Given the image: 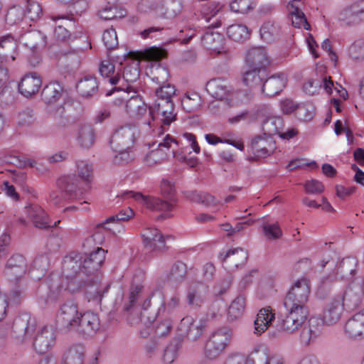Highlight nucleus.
I'll list each match as a JSON object with an SVG mask.
<instances>
[{
  "instance_id": "f257e3e1",
  "label": "nucleus",
  "mask_w": 364,
  "mask_h": 364,
  "mask_svg": "<svg viewBox=\"0 0 364 364\" xmlns=\"http://www.w3.org/2000/svg\"><path fill=\"white\" fill-rule=\"evenodd\" d=\"M161 194L169 198L171 202L162 200L154 196H144L139 192L133 191H126L123 193L125 199L132 198L136 202L144 205L146 208L152 210L164 212L166 216L169 217V213L173 209L176 200L173 198L175 188L174 185L168 180H163L160 186Z\"/></svg>"
},
{
  "instance_id": "f03ea898",
  "label": "nucleus",
  "mask_w": 364,
  "mask_h": 364,
  "mask_svg": "<svg viewBox=\"0 0 364 364\" xmlns=\"http://www.w3.org/2000/svg\"><path fill=\"white\" fill-rule=\"evenodd\" d=\"M287 314L280 324V330L285 334L292 335L306 321L309 316L307 306L284 304Z\"/></svg>"
},
{
  "instance_id": "7ed1b4c3",
  "label": "nucleus",
  "mask_w": 364,
  "mask_h": 364,
  "mask_svg": "<svg viewBox=\"0 0 364 364\" xmlns=\"http://www.w3.org/2000/svg\"><path fill=\"white\" fill-rule=\"evenodd\" d=\"M232 337V330L226 326L218 328L213 331L205 346V357L209 359L217 358L228 347Z\"/></svg>"
},
{
  "instance_id": "20e7f679",
  "label": "nucleus",
  "mask_w": 364,
  "mask_h": 364,
  "mask_svg": "<svg viewBox=\"0 0 364 364\" xmlns=\"http://www.w3.org/2000/svg\"><path fill=\"white\" fill-rule=\"evenodd\" d=\"M36 331L34 347L38 353H46L55 344V331L48 326H37L34 321H29L25 329L26 334L27 336H33Z\"/></svg>"
},
{
  "instance_id": "39448f33",
  "label": "nucleus",
  "mask_w": 364,
  "mask_h": 364,
  "mask_svg": "<svg viewBox=\"0 0 364 364\" xmlns=\"http://www.w3.org/2000/svg\"><path fill=\"white\" fill-rule=\"evenodd\" d=\"M165 55L166 51L157 47L147 48L141 53V56L144 59L156 62L147 70L146 74L149 76L151 80L156 84L164 83L169 78V73L167 68L157 63V62L164 58Z\"/></svg>"
},
{
  "instance_id": "423d86ee",
  "label": "nucleus",
  "mask_w": 364,
  "mask_h": 364,
  "mask_svg": "<svg viewBox=\"0 0 364 364\" xmlns=\"http://www.w3.org/2000/svg\"><path fill=\"white\" fill-rule=\"evenodd\" d=\"M321 88L328 95H333L335 92L343 100L348 97L347 91L341 85H334L333 81L326 77L309 80L303 86L304 91L309 95L318 94Z\"/></svg>"
},
{
  "instance_id": "0eeeda50",
  "label": "nucleus",
  "mask_w": 364,
  "mask_h": 364,
  "mask_svg": "<svg viewBox=\"0 0 364 364\" xmlns=\"http://www.w3.org/2000/svg\"><path fill=\"white\" fill-rule=\"evenodd\" d=\"M81 312L76 303L69 301L62 304L56 313V321L66 328L75 330L79 325Z\"/></svg>"
},
{
  "instance_id": "6e6552de",
  "label": "nucleus",
  "mask_w": 364,
  "mask_h": 364,
  "mask_svg": "<svg viewBox=\"0 0 364 364\" xmlns=\"http://www.w3.org/2000/svg\"><path fill=\"white\" fill-rule=\"evenodd\" d=\"M127 106L130 109L128 114L131 117L149 127L153 126L152 123L154 122L153 111L139 96L130 97V102Z\"/></svg>"
},
{
  "instance_id": "1a4fd4ad",
  "label": "nucleus",
  "mask_w": 364,
  "mask_h": 364,
  "mask_svg": "<svg viewBox=\"0 0 364 364\" xmlns=\"http://www.w3.org/2000/svg\"><path fill=\"white\" fill-rule=\"evenodd\" d=\"M309 294L310 287L308 280L298 279L287 294L284 304L307 306Z\"/></svg>"
},
{
  "instance_id": "9d476101",
  "label": "nucleus",
  "mask_w": 364,
  "mask_h": 364,
  "mask_svg": "<svg viewBox=\"0 0 364 364\" xmlns=\"http://www.w3.org/2000/svg\"><path fill=\"white\" fill-rule=\"evenodd\" d=\"M205 328V322L202 319L186 316L181 321L179 329L188 339L195 341L198 338Z\"/></svg>"
},
{
  "instance_id": "9b49d317",
  "label": "nucleus",
  "mask_w": 364,
  "mask_h": 364,
  "mask_svg": "<svg viewBox=\"0 0 364 364\" xmlns=\"http://www.w3.org/2000/svg\"><path fill=\"white\" fill-rule=\"evenodd\" d=\"M202 44L211 54H225L228 50L225 47V38L218 32L207 31L202 37Z\"/></svg>"
},
{
  "instance_id": "f8f14e48",
  "label": "nucleus",
  "mask_w": 364,
  "mask_h": 364,
  "mask_svg": "<svg viewBox=\"0 0 364 364\" xmlns=\"http://www.w3.org/2000/svg\"><path fill=\"white\" fill-rule=\"evenodd\" d=\"M267 53L263 47H255L248 50L245 55V67L262 70L269 64Z\"/></svg>"
},
{
  "instance_id": "ddd939ff",
  "label": "nucleus",
  "mask_w": 364,
  "mask_h": 364,
  "mask_svg": "<svg viewBox=\"0 0 364 364\" xmlns=\"http://www.w3.org/2000/svg\"><path fill=\"white\" fill-rule=\"evenodd\" d=\"M42 84L41 78L36 73L24 75L21 79L18 89L25 97H31L38 93Z\"/></svg>"
},
{
  "instance_id": "4468645a",
  "label": "nucleus",
  "mask_w": 364,
  "mask_h": 364,
  "mask_svg": "<svg viewBox=\"0 0 364 364\" xmlns=\"http://www.w3.org/2000/svg\"><path fill=\"white\" fill-rule=\"evenodd\" d=\"M78 323L75 330L88 335L96 333L100 328L98 315L90 311L81 313Z\"/></svg>"
},
{
  "instance_id": "2eb2a0df",
  "label": "nucleus",
  "mask_w": 364,
  "mask_h": 364,
  "mask_svg": "<svg viewBox=\"0 0 364 364\" xmlns=\"http://www.w3.org/2000/svg\"><path fill=\"white\" fill-rule=\"evenodd\" d=\"M344 306L349 307H355L350 303H347L343 299L342 300L337 299L332 301L326 308L323 314V322L326 325H333L336 323L341 318Z\"/></svg>"
},
{
  "instance_id": "dca6fc26",
  "label": "nucleus",
  "mask_w": 364,
  "mask_h": 364,
  "mask_svg": "<svg viewBox=\"0 0 364 364\" xmlns=\"http://www.w3.org/2000/svg\"><path fill=\"white\" fill-rule=\"evenodd\" d=\"M344 331L351 339L364 338V310L354 314L346 321Z\"/></svg>"
},
{
  "instance_id": "f3484780",
  "label": "nucleus",
  "mask_w": 364,
  "mask_h": 364,
  "mask_svg": "<svg viewBox=\"0 0 364 364\" xmlns=\"http://www.w3.org/2000/svg\"><path fill=\"white\" fill-rule=\"evenodd\" d=\"M274 319L275 312L270 306L261 309L254 321V333L257 336L263 333L272 325Z\"/></svg>"
},
{
  "instance_id": "a211bd4d",
  "label": "nucleus",
  "mask_w": 364,
  "mask_h": 364,
  "mask_svg": "<svg viewBox=\"0 0 364 364\" xmlns=\"http://www.w3.org/2000/svg\"><path fill=\"white\" fill-rule=\"evenodd\" d=\"M134 215V210L127 208L119 211L115 216L109 218L105 223H100L98 226L109 230L113 234L120 233L124 231V228L121 225L119 221L129 220Z\"/></svg>"
},
{
  "instance_id": "6ab92c4d",
  "label": "nucleus",
  "mask_w": 364,
  "mask_h": 364,
  "mask_svg": "<svg viewBox=\"0 0 364 364\" xmlns=\"http://www.w3.org/2000/svg\"><path fill=\"white\" fill-rule=\"evenodd\" d=\"M18 55L16 41L10 35L0 38V58L1 62H13Z\"/></svg>"
},
{
  "instance_id": "aec40b11",
  "label": "nucleus",
  "mask_w": 364,
  "mask_h": 364,
  "mask_svg": "<svg viewBox=\"0 0 364 364\" xmlns=\"http://www.w3.org/2000/svg\"><path fill=\"white\" fill-rule=\"evenodd\" d=\"M287 82V76L284 73L272 75L264 82L262 91L267 96H274L283 90Z\"/></svg>"
},
{
  "instance_id": "412c9836",
  "label": "nucleus",
  "mask_w": 364,
  "mask_h": 364,
  "mask_svg": "<svg viewBox=\"0 0 364 364\" xmlns=\"http://www.w3.org/2000/svg\"><path fill=\"white\" fill-rule=\"evenodd\" d=\"M364 295V274L355 278L346 290L343 299L353 306H358Z\"/></svg>"
},
{
  "instance_id": "4be33fe9",
  "label": "nucleus",
  "mask_w": 364,
  "mask_h": 364,
  "mask_svg": "<svg viewBox=\"0 0 364 364\" xmlns=\"http://www.w3.org/2000/svg\"><path fill=\"white\" fill-rule=\"evenodd\" d=\"M135 129L130 126H124L116 130L111 138L112 148L129 147L134 141Z\"/></svg>"
},
{
  "instance_id": "5701e85b",
  "label": "nucleus",
  "mask_w": 364,
  "mask_h": 364,
  "mask_svg": "<svg viewBox=\"0 0 364 364\" xmlns=\"http://www.w3.org/2000/svg\"><path fill=\"white\" fill-rule=\"evenodd\" d=\"M250 364H284L279 358L270 355L262 345L256 346L250 353Z\"/></svg>"
},
{
  "instance_id": "b1692460",
  "label": "nucleus",
  "mask_w": 364,
  "mask_h": 364,
  "mask_svg": "<svg viewBox=\"0 0 364 364\" xmlns=\"http://www.w3.org/2000/svg\"><path fill=\"white\" fill-rule=\"evenodd\" d=\"M206 90L213 97L221 100L228 96L231 88L226 80L215 78L208 82Z\"/></svg>"
},
{
  "instance_id": "393cba45",
  "label": "nucleus",
  "mask_w": 364,
  "mask_h": 364,
  "mask_svg": "<svg viewBox=\"0 0 364 364\" xmlns=\"http://www.w3.org/2000/svg\"><path fill=\"white\" fill-rule=\"evenodd\" d=\"M220 258L228 264L238 267L247 259V253L242 248H232L220 253Z\"/></svg>"
},
{
  "instance_id": "a878e982",
  "label": "nucleus",
  "mask_w": 364,
  "mask_h": 364,
  "mask_svg": "<svg viewBox=\"0 0 364 364\" xmlns=\"http://www.w3.org/2000/svg\"><path fill=\"white\" fill-rule=\"evenodd\" d=\"M152 9L167 18H173L181 14L183 4L181 0H163L161 7L155 6Z\"/></svg>"
},
{
  "instance_id": "bb28decb",
  "label": "nucleus",
  "mask_w": 364,
  "mask_h": 364,
  "mask_svg": "<svg viewBox=\"0 0 364 364\" xmlns=\"http://www.w3.org/2000/svg\"><path fill=\"white\" fill-rule=\"evenodd\" d=\"M317 324L318 321L316 319L311 318L309 321L308 325L302 328L299 336L301 344L309 346L315 342L318 338L321 330Z\"/></svg>"
},
{
  "instance_id": "cd10ccee",
  "label": "nucleus",
  "mask_w": 364,
  "mask_h": 364,
  "mask_svg": "<svg viewBox=\"0 0 364 364\" xmlns=\"http://www.w3.org/2000/svg\"><path fill=\"white\" fill-rule=\"evenodd\" d=\"M299 1L300 0H292L287 5V9L290 16L291 23L295 28H304L305 30H309L310 25L307 22L304 14L303 11L299 10L298 6L294 4V1Z\"/></svg>"
},
{
  "instance_id": "c85d7f7f",
  "label": "nucleus",
  "mask_w": 364,
  "mask_h": 364,
  "mask_svg": "<svg viewBox=\"0 0 364 364\" xmlns=\"http://www.w3.org/2000/svg\"><path fill=\"white\" fill-rule=\"evenodd\" d=\"M154 109L158 112L161 121L169 125L176 119L173 101L156 102Z\"/></svg>"
},
{
  "instance_id": "c756f323",
  "label": "nucleus",
  "mask_w": 364,
  "mask_h": 364,
  "mask_svg": "<svg viewBox=\"0 0 364 364\" xmlns=\"http://www.w3.org/2000/svg\"><path fill=\"white\" fill-rule=\"evenodd\" d=\"M162 129L161 127H159L157 134H155V136L157 135L158 139L154 144H157V149L160 150L162 153H167L168 154V151L171 150L172 156L176 157V149L178 146V142L170 134L163 136Z\"/></svg>"
},
{
  "instance_id": "7c9ffc66",
  "label": "nucleus",
  "mask_w": 364,
  "mask_h": 364,
  "mask_svg": "<svg viewBox=\"0 0 364 364\" xmlns=\"http://www.w3.org/2000/svg\"><path fill=\"white\" fill-rule=\"evenodd\" d=\"M85 274L86 271L82 268H80V269L75 272L74 274L66 273L64 281L65 288L72 293L81 289L86 284L85 279Z\"/></svg>"
},
{
  "instance_id": "2f4dec72",
  "label": "nucleus",
  "mask_w": 364,
  "mask_h": 364,
  "mask_svg": "<svg viewBox=\"0 0 364 364\" xmlns=\"http://www.w3.org/2000/svg\"><path fill=\"white\" fill-rule=\"evenodd\" d=\"M105 259V251L101 247H97L89 257L85 259L82 269L92 273L98 269Z\"/></svg>"
},
{
  "instance_id": "473e14b6",
  "label": "nucleus",
  "mask_w": 364,
  "mask_h": 364,
  "mask_svg": "<svg viewBox=\"0 0 364 364\" xmlns=\"http://www.w3.org/2000/svg\"><path fill=\"white\" fill-rule=\"evenodd\" d=\"M127 15L125 9L108 1L107 4L101 8L97 16L100 18L105 21H111L117 18H124Z\"/></svg>"
},
{
  "instance_id": "72a5a7b5",
  "label": "nucleus",
  "mask_w": 364,
  "mask_h": 364,
  "mask_svg": "<svg viewBox=\"0 0 364 364\" xmlns=\"http://www.w3.org/2000/svg\"><path fill=\"white\" fill-rule=\"evenodd\" d=\"M364 14V8H360L358 5H353L350 7L343 9L338 18L347 25L358 23L360 20V15Z\"/></svg>"
},
{
  "instance_id": "f704fd0d",
  "label": "nucleus",
  "mask_w": 364,
  "mask_h": 364,
  "mask_svg": "<svg viewBox=\"0 0 364 364\" xmlns=\"http://www.w3.org/2000/svg\"><path fill=\"white\" fill-rule=\"evenodd\" d=\"M25 46L28 48L32 53H38L40 48L46 45L45 36L38 31H33L24 36Z\"/></svg>"
},
{
  "instance_id": "c9c22d12",
  "label": "nucleus",
  "mask_w": 364,
  "mask_h": 364,
  "mask_svg": "<svg viewBox=\"0 0 364 364\" xmlns=\"http://www.w3.org/2000/svg\"><path fill=\"white\" fill-rule=\"evenodd\" d=\"M24 259L21 255L11 257L7 262L6 274L11 279L13 277H18L25 272Z\"/></svg>"
},
{
  "instance_id": "e433bc0d",
  "label": "nucleus",
  "mask_w": 364,
  "mask_h": 364,
  "mask_svg": "<svg viewBox=\"0 0 364 364\" xmlns=\"http://www.w3.org/2000/svg\"><path fill=\"white\" fill-rule=\"evenodd\" d=\"M146 246L153 249L163 246L164 240L159 231L156 228H147L141 233Z\"/></svg>"
},
{
  "instance_id": "4c0bfd02",
  "label": "nucleus",
  "mask_w": 364,
  "mask_h": 364,
  "mask_svg": "<svg viewBox=\"0 0 364 364\" xmlns=\"http://www.w3.org/2000/svg\"><path fill=\"white\" fill-rule=\"evenodd\" d=\"M99 72L103 77L108 79L111 85H116L121 80L119 71L115 70L114 65L109 60L100 63Z\"/></svg>"
},
{
  "instance_id": "58836bf2",
  "label": "nucleus",
  "mask_w": 364,
  "mask_h": 364,
  "mask_svg": "<svg viewBox=\"0 0 364 364\" xmlns=\"http://www.w3.org/2000/svg\"><path fill=\"white\" fill-rule=\"evenodd\" d=\"M77 89L83 97L93 95L98 90V83L96 77L93 76L85 77L78 82Z\"/></svg>"
},
{
  "instance_id": "ea45409f",
  "label": "nucleus",
  "mask_w": 364,
  "mask_h": 364,
  "mask_svg": "<svg viewBox=\"0 0 364 364\" xmlns=\"http://www.w3.org/2000/svg\"><path fill=\"white\" fill-rule=\"evenodd\" d=\"M188 198L192 201L201 203L207 208H215V210H218L223 204V203L216 200L213 196L206 193L192 192Z\"/></svg>"
},
{
  "instance_id": "a19ab883",
  "label": "nucleus",
  "mask_w": 364,
  "mask_h": 364,
  "mask_svg": "<svg viewBox=\"0 0 364 364\" xmlns=\"http://www.w3.org/2000/svg\"><path fill=\"white\" fill-rule=\"evenodd\" d=\"M84 350L81 346H74L68 348L63 358L62 364H83Z\"/></svg>"
},
{
  "instance_id": "79ce46f5",
  "label": "nucleus",
  "mask_w": 364,
  "mask_h": 364,
  "mask_svg": "<svg viewBox=\"0 0 364 364\" xmlns=\"http://www.w3.org/2000/svg\"><path fill=\"white\" fill-rule=\"evenodd\" d=\"M284 122L279 117H271L266 119L262 124L264 134L268 136L279 135L283 129Z\"/></svg>"
},
{
  "instance_id": "37998d69",
  "label": "nucleus",
  "mask_w": 364,
  "mask_h": 364,
  "mask_svg": "<svg viewBox=\"0 0 364 364\" xmlns=\"http://www.w3.org/2000/svg\"><path fill=\"white\" fill-rule=\"evenodd\" d=\"M28 215L35 226L39 228H46L50 226L46 213L41 207L36 205L30 208Z\"/></svg>"
},
{
  "instance_id": "c03bdc74",
  "label": "nucleus",
  "mask_w": 364,
  "mask_h": 364,
  "mask_svg": "<svg viewBox=\"0 0 364 364\" xmlns=\"http://www.w3.org/2000/svg\"><path fill=\"white\" fill-rule=\"evenodd\" d=\"M245 298L242 296H237L229 306L228 312L229 319L233 321L240 318L245 312Z\"/></svg>"
},
{
  "instance_id": "a18cd8bd",
  "label": "nucleus",
  "mask_w": 364,
  "mask_h": 364,
  "mask_svg": "<svg viewBox=\"0 0 364 364\" xmlns=\"http://www.w3.org/2000/svg\"><path fill=\"white\" fill-rule=\"evenodd\" d=\"M279 35L280 28L274 22L267 21L260 28V36L264 41L271 42Z\"/></svg>"
},
{
  "instance_id": "49530a36",
  "label": "nucleus",
  "mask_w": 364,
  "mask_h": 364,
  "mask_svg": "<svg viewBox=\"0 0 364 364\" xmlns=\"http://www.w3.org/2000/svg\"><path fill=\"white\" fill-rule=\"evenodd\" d=\"M260 72V70L245 67L242 73V82L250 87H254L259 85L262 81V77L259 75Z\"/></svg>"
},
{
  "instance_id": "de8ad7c7",
  "label": "nucleus",
  "mask_w": 364,
  "mask_h": 364,
  "mask_svg": "<svg viewBox=\"0 0 364 364\" xmlns=\"http://www.w3.org/2000/svg\"><path fill=\"white\" fill-rule=\"evenodd\" d=\"M24 17V8L19 5H14L9 9L5 20L8 25L14 26L21 22Z\"/></svg>"
},
{
  "instance_id": "09e8293b",
  "label": "nucleus",
  "mask_w": 364,
  "mask_h": 364,
  "mask_svg": "<svg viewBox=\"0 0 364 364\" xmlns=\"http://www.w3.org/2000/svg\"><path fill=\"white\" fill-rule=\"evenodd\" d=\"M227 33L230 38L235 41H240L248 38L250 32L246 26L242 24H233L227 28Z\"/></svg>"
},
{
  "instance_id": "8fccbe9b",
  "label": "nucleus",
  "mask_w": 364,
  "mask_h": 364,
  "mask_svg": "<svg viewBox=\"0 0 364 364\" xmlns=\"http://www.w3.org/2000/svg\"><path fill=\"white\" fill-rule=\"evenodd\" d=\"M48 265V259L46 256L37 257L31 267V273L34 279H38L43 277Z\"/></svg>"
},
{
  "instance_id": "3c124183",
  "label": "nucleus",
  "mask_w": 364,
  "mask_h": 364,
  "mask_svg": "<svg viewBox=\"0 0 364 364\" xmlns=\"http://www.w3.org/2000/svg\"><path fill=\"white\" fill-rule=\"evenodd\" d=\"M117 153L113 159L114 164H124L132 161L134 158V154L130 147L117 146L112 148Z\"/></svg>"
},
{
  "instance_id": "603ef678",
  "label": "nucleus",
  "mask_w": 364,
  "mask_h": 364,
  "mask_svg": "<svg viewBox=\"0 0 364 364\" xmlns=\"http://www.w3.org/2000/svg\"><path fill=\"white\" fill-rule=\"evenodd\" d=\"M77 140L81 146L90 148L94 144L95 135L93 129L90 126L80 128L77 134Z\"/></svg>"
},
{
  "instance_id": "864d4df0",
  "label": "nucleus",
  "mask_w": 364,
  "mask_h": 364,
  "mask_svg": "<svg viewBox=\"0 0 364 364\" xmlns=\"http://www.w3.org/2000/svg\"><path fill=\"white\" fill-rule=\"evenodd\" d=\"M183 109L191 112L198 109L201 105V98L197 93L186 94L181 100Z\"/></svg>"
},
{
  "instance_id": "5fc2aeb1",
  "label": "nucleus",
  "mask_w": 364,
  "mask_h": 364,
  "mask_svg": "<svg viewBox=\"0 0 364 364\" xmlns=\"http://www.w3.org/2000/svg\"><path fill=\"white\" fill-rule=\"evenodd\" d=\"M61 91L62 88L60 85L51 83L43 89L42 95L46 102L52 103L60 97Z\"/></svg>"
},
{
  "instance_id": "6e6d98bb",
  "label": "nucleus",
  "mask_w": 364,
  "mask_h": 364,
  "mask_svg": "<svg viewBox=\"0 0 364 364\" xmlns=\"http://www.w3.org/2000/svg\"><path fill=\"white\" fill-rule=\"evenodd\" d=\"M207 299V296L203 289H198L191 290L188 293L187 300L192 308L200 307Z\"/></svg>"
},
{
  "instance_id": "4d7b16f0",
  "label": "nucleus",
  "mask_w": 364,
  "mask_h": 364,
  "mask_svg": "<svg viewBox=\"0 0 364 364\" xmlns=\"http://www.w3.org/2000/svg\"><path fill=\"white\" fill-rule=\"evenodd\" d=\"M262 231L267 240H277L282 236V231L278 223H264Z\"/></svg>"
},
{
  "instance_id": "13d9d810",
  "label": "nucleus",
  "mask_w": 364,
  "mask_h": 364,
  "mask_svg": "<svg viewBox=\"0 0 364 364\" xmlns=\"http://www.w3.org/2000/svg\"><path fill=\"white\" fill-rule=\"evenodd\" d=\"M139 77V62L134 60L124 68L123 80L128 82H136Z\"/></svg>"
},
{
  "instance_id": "bf43d9fd",
  "label": "nucleus",
  "mask_w": 364,
  "mask_h": 364,
  "mask_svg": "<svg viewBox=\"0 0 364 364\" xmlns=\"http://www.w3.org/2000/svg\"><path fill=\"white\" fill-rule=\"evenodd\" d=\"M78 176L85 183H90L92 179V167L85 161H80L77 164Z\"/></svg>"
},
{
  "instance_id": "052dcab7",
  "label": "nucleus",
  "mask_w": 364,
  "mask_h": 364,
  "mask_svg": "<svg viewBox=\"0 0 364 364\" xmlns=\"http://www.w3.org/2000/svg\"><path fill=\"white\" fill-rule=\"evenodd\" d=\"M230 7L234 12L245 14L253 9L255 4L252 0H233Z\"/></svg>"
},
{
  "instance_id": "680f3d73",
  "label": "nucleus",
  "mask_w": 364,
  "mask_h": 364,
  "mask_svg": "<svg viewBox=\"0 0 364 364\" xmlns=\"http://www.w3.org/2000/svg\"><path fill=\"white\" fill-rule=\"evenodd\" d=\"M176 90L173 85L167 84L156 90V96L161 102L173 101Z\"/></svg>"
},
{
  "instance_id": "e2e57ef3",
  "label": "nucleus",
  "mask_w": 364,
  "mask_h": 364,
  "mask_svg": "<svg viewBox=\"0 0 364 364\" xmlns=\"http://www.w3.org/2000/svg\"><path fill=\"white\" fill-rule=\"evenodd\" d=\"M42 8L40 4L35 0H29L26 8V14L25 17L34 21L38 20L42 14Z\"/></svg>"
},
{
  "instance_id": "0e129e2a",
  "label": "nucleus",
  "mask_w": 364,
  "mask_h": 364,
  "mask_svg": "<svg viewBox=\"0 0 364 364\" xmlns=\"http://www.w3.org/2000/svg\"><path fill=\"white\" fill-rule=\"evenodd\" d=\"M316 109L312 104L306 103L302 105H298L296 109V114L299 118L304 121L311 120L314 114Z\"/></svg>"
},
{
  "instance_id": "69168bd1",
  "label": "nucleus",
  "mask_w": 364,
  "mask_h": 364,
  "mask_svg": "<svg viewBox=\"0 0 364 364\" xmlns=\"http://www.w3.org/2000/svg\"><path fill=\"white\" fill-rule=\"evenodd\" d=\"M102 41L108 49H113L118 45L116 31L111 28L105 30L102 34Z\"/></svg>"
},
{
  "instance_id": "338daca9",
  "label": "nucleus",
  "mask_w": 364,
  "mask_h": 364,
  "mask_svg": "<svg viewBox=\"0 0 364 364\" xmlns=\"http://www.w3.org/2000/svg\"><path fill=\"white\" fill-rule=\"evenodd\" d=\"M168 158L167 153H162L157 149L150 151L145 157V163L148 166H154L156 164L161 163Z\"/></svg>"
},
{
  "instance_id": "774afa93",
  "label": "nucleus",
  "mask_w": 364,
  "mask_h": 364,
  "mask_svg": "<svg viewBox=\"0 0 364 364\" xmlns=\"http://www.w3.org/2000/svg\"><path fill=\"white\" fill-rule=\"evenodd\" d=\"M305 191L309 194H319L323 192L324 186L323 184L316 179H311L307 181L304 183Z\"/></svg>"
}]
</instances>
